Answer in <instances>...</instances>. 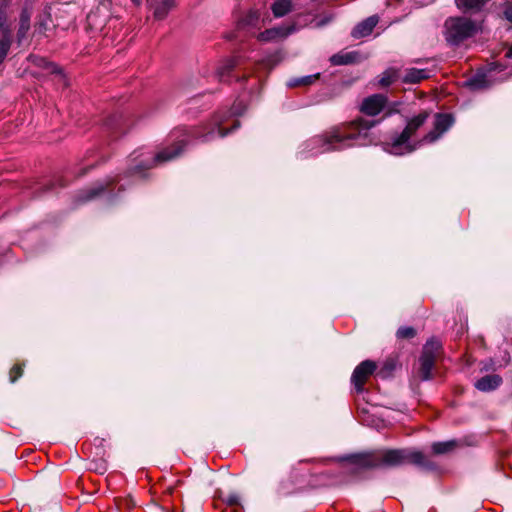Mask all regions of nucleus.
I'll return each mask as SVG.
<instances>
[{
	"label": "nucleus",
	"instance_id": "38",
	"mask_svg": "<svg viewBox=\"0 0 512 512\" xmlns=\"http://www.w3.org/2000/svg\"><path fill=\"white\" fill-rule=\"evenodd\" d=\"M133 3H135L136 5H138L140 3V0H131Z\"/></svg>",
	"mask_w": 512,
	"mask_h": 512
},
{
	"label": "nucleus",
	"instance_id": "4",
	"mask_svg": "<svg viewBox=\"0 0 512 512\" xmlns=\"http://www.w3.org/2000/svg\"><path fill=\"white\" fill-rule=\"evenodd\" d=\"M480 30L476 21L467 17H449L444 23V37L448 44L458 46Z\"/></svg>",
	"mask_w": 512,
	"mask_h": 512
},
{
	"label": "nucleus",
	"instance_id": "14",
	"mask_svg": "<svg viewBox=\"0 0 512 512\" xmlns=\"http://www.w3.org/2000/svg\"><path fill=\"white\" fill-rule=\"evenodd\" d=\"M31 12L24 8L20 14L19 27L17 31V41L21 45L27 39L30 30Z\"/></svg>",
	"mask_w": 512,
	"mask_h": 512
},
{
	"label": "nucleus",
	"instance_id": "5",
	"mask_svg": "<svg viewBox=\"0 0 512 512\" xmlns=\"http://www.w3.org/2000/svg\"><path fill=\"white\" fill-rule=\"evenodd\" d=\"M409 463L418 466L427 465V461L424 454L420 451L412 449L385 450L381 452L379 456V465L395 467Z\"/></svg>",
	"mask_w": 512,
	"mask_h": 512
},
{
	"label": "nucleus",
	"instance_id": "26",
	"mask_svg": "<svg viewBox=\"0 0 512 512\" xmlns=\"http://www.w3.org/2000/svg\"><path fill=\"white\" fill-rule=\"evenodd\" d=\"M259 19L260 13L256 10H252L242 19L241 25L256 27Z\"/></svg>",
	"mask_w": 512,
	"mask_h": 512
},
{
	"label": "nucleus",
	"instance_id": "36",
	"mask_svg": "<svg viewBox=\"0 0 512 512\" xmlns=\"http://www.w3.org/2000/svg\"><path fill=\"white\" fill-rule=\"evenodd\" d=\"M362 463H364V464H365V465H367V466H373V465H375L374 463H372L371 461H369V460H367V459H363V460H362Z\"/></svg>",
	"mask_w": 512,
	"mask_h": 512
},
{
	"label": "nucleus",
	"instance_id": "6",
	"mask_svg": "<svg viewBox=\"0 0 512 512\" xmlns=\"http://www.w3.org/2000/svg\"><path fill=\"white\" fill-rule=\"evenodd\" d=\"M387 97L383 94H373L371 96L366 97L360 106V111L368 116H376L380 112L386 109L385 117L390 116L393 113L398 112L399 102L393 103L391 106L387 107Z\"/></svg>",
	"mask_w": 512,
	"mask_h": 512
},
{
	"label": "nucleus",
	"instance_id": "20",
	"mask_svg": "<svg viewBox=\"0 0 512 512\" xmlns=\"http://www.w3.org/2000/svg\"><path fill=\"white\" fill-rule=\"evenodd\" d=\"M429 77V71L425 69L410 68L406 70L403 81L406 83H418Z\"/></svg>",
	"mask_w": 512,
	"mask_h": 512
},
{
	"label": "nucleus",
	"instance_id": "35",
	"mask_svg": "<svg viewBox=\"0 0 512 512\" xmlns=\"http://www.w3.org/2000/svg\"><path fill=\"white\" fill-rule=\"evenodd\" d=\"M39 29L41 31L46 29V22L45 21L39 22Z\"/></svg>",
	"mask_w": 512,
	"mask_h": 512
},
{
	"label": "nucleus",
	"instance_id": "8",
	"mask_svg": "<svg viewBox=\"0 0 512 512\" xmlns=\"http://www.w3.org/2000/svg\"><path fill=\"white\" fill-rule=\"evenodd\" d=\"M441 347V344L436 339H431L426 342L423 347L422 354L420 356V378L424 381L432 378V370L434 368L437 353Z\"/></svg>",
	"mask_w": 512,
	"mask_h": 512
},
{
	"label": "nucleus",
	"instance_id": "9",
	"mask_svg": "<svg viewBox=\"0 0 512 512\" xmlns=\"http://www.w3.org/2000/svg\"><path fill=\"white\" fill-rule=\"evenodd\" d=\"M98 6L87 15V28L93 32L102 31L109 17L110 1L97 0Z\"/></svg>",
	"mask_w": 512,
	"mask_h": 512
},
{
	"label": "nucleus",
	"instance_id": "12",
	"mask_svg": "<svg viewBox=\"0 0 512 512\" xmlns=\"http://www.w3.org/2000/svg\"><path fill=\"white\" fill-rule=\"evenodd\" d=\"M239 65L240 61L238 59H226L217 66L214 77L220 82H228L230 81L231 73Z\"/></svg>",
	"mask_w": 512,
	"mask_h": 512
},
{
	"label": "nucleus",
	"instance_id": "31",
	"mask_svg": "<svg viewBox=\"0 0 512 512\" xmlns=\"http://www.w3.org/2000/svg\"><path fill=\"white\" fill-rule=\"evenodd\" d=\"M244 111V106L241 103H236L233 105L230 111V115H240Z\"/></svg>",
	"mask_w": 512,
	"mask_h": 512
},
{
	"label": "nucleus",
	"instance_id": "18",
	"mask_svg": "<svg viewBox=\"0 0 512 512\" xmlns=\"http://www.w3.org/2000/svg\"><path fill=\"white\" fill-rule=\"evenodd\" d=\"M488 0H455V4L459 10L464 13H477L482 10Z\"/></svg>",
	"mask_w": 512,
	"mask_h": 512
},
{
	"label": "nucleus",
	"instance_id": "28",
	"mask_svg": "<svg viewBox=\"0 0 512 512\" xmlns=\"http://www.w3.org/2000/svg\"><path fill=\"white\" fill-rule=\"evenodd\" d=\"M103 190V185H97L95 188H92L85 197L82 198V201H87L95 198Z\"/></svg>",
	"mask_w": 512,
	"mask_h": 512
},
{
	"label": "nucleus",
	"instance_id": "22",
	"mask_svg": "<svg viewBox=\"0 0 512 512\" xmlns=\"http://www.w3.org/2000/svg\"><path fill=\"white\" fill-rule=\"evenodd\" d=\"M11 30L10 28L4 29V35L0 39V64L5 60L10 47H11Z\"/></svg>",
	"mask_w": 512,
	"mask_h": 512
},
{
	"label": "nucleus",
	"instance_id": "13",
	"mask_svg": "<svg viewBox=\"0 0 512 512\" xmlns=\"http://www.w3.org/2000/svg\"><path fill=\"white\" fill-rule=\"evenodd\" d=\"M379 18L376 15L370 16L365 20L358 23L351 32V35L355 39H360L370 35L378 24Z\"/></svg>",
	"mask_w": 512,
	"mask_h": 512
},
{
	"label": "nucleus",
	"instance_id": "24",
	"mask_svg": "<svg viewBox=\"0 0 512 512\" xmlns=\"http://www.w3.org/2000/svg\"><path fill=\"white\" fill-rule=\"evenodd\" d=\"M455 445V441L435 442L432 445V451L435 454H444L451 451L455 447Z\"/></svg>",
	"mask_w": 512,
	"mask_h": 512
},
{
	"label": "nucleus",
	"instance_id": "27",
	"mask_svg": "<svg viewBox=\"0 0 512 512\" xmlns=\"http://www.w3.org/2000/svg\"><path fill=\"white\" fill-rule=\"evenodd\" d=\"M415 336V330L412 327H400L397 331L398 338H412Z\"/></svg>",
	"mask_w": 512,
	"mask_h": 512
},
{
	"label": "nucleus",
	"instance_id": "32",
	"mask_svg": "<svg viewBox=\"0 0 512 512\" xmlns=\"http://www.w3.org/2000/svg\"><path fill=\"white\" fill-rule=\"evenodd\" d=\"M504 16L505 18L512 23V5H509L508 7H506L505 11H504Z\"/></svg>",
	"mask_w": 512,
	"mask_h": 512
},
{
	"label": "nucleus",
	"instance_id": "30",
	"mask_svg": "<svg viewBox=\"0 0 512 512\" xmlns=\"http://www.w3.org/2000/svg\"><path fill=\"white\" fill-rule=\"evenodd\" d=\"M6 21H7V16H6L5 9L0 6V30H2L3 33H4V29L9 28L6 25Z\"/></svg>",
	"mask_w": 512,
	"mask_h": 512
},
{
	"label": "nucleus",
	"instance_id": "37",
	"mask_svg": "<svg viewBox=\"0 0 512 512\" xmlns=\"http://www.w3.org/2000/svg\"><path fill=\"white\" fill-rule=\"evenodd\" d=\"M239 126V122L237 120H234L232 130L236 129Z\"/></svg>",
	"mask_w": 512,
	"mask_h": 512
},
{
	"label": "nucleus",
	"instance_id": "10",
	"mask_svg": "<svg viewBox=\"0 0 512 512\" xmlns=\"http://www.w3.org/2000/svg\"><path fill=\"white\" fill-rule=\"evenodd\" d=\"M299 19L300 17L291 24L267 29L258 35V39L262 42H270L284 39L290 34L298 31L300 28L307 25V22L300 23Z\"/></svg>",
	"mask_w": 512,
	"mask_h": 512
},
{
	"label": "nucleus",
	"instance_id": "29",
	"mask_svg": "<svg viewBox=\"0 0 512 512\" xmlns=\"http://www.w3.org/2000/svg\"><path fill=\"white\" fill-rule=\"evenodd\" d=\"M21 375H22V368L18 365H15L10 370V381L12 383H14Z\"/></svg>",
	"mask_w": 512,
	"mask_h": 512
},
{
	"label": "nucleus",
	"instance_id": "2",
	"mask_svg": "<svg viewBox=\"0 0 512 512\" xmlns=\"http://www.w3.org/2000/svg\"><path fill=\"white\" fill-rule=\"evenodd\" d=\"M430 113L423 111L407 121L404 130L391 142L385 144V150L393 155H404L416 150L422 144H431L437 141L453 125V117L450 114L438 113L435 115L434 127L420 141L411 142V137L424 125Z\"/></svg>",
	"mask_w": 512,
	"mask_h": 512
},
{
	"label": "nucleus",
	"instance_id": "16",
	"mask_svg": "<svg viewBox=\"0 0 512 512\" xmlns=\"http://www.w3.org/2000/svg\"><path fill=\"white\" fill-rule=\"evenodd\" d=\"M361 55L357 51H349V52H339L337 54H334L330 58V62L333 65L339 66V65H347L352 64L360 61Z\"/></svg>",
	"mask_w": 512,
	"mask_h": 512
},
{
	"label": "nucleus",
	"instance_id": "15",
	"mask_svg": "<svg viewBox=\"0 0 512 512\" xmlns=\"http://www.w3.org/2000/svg\"><path fill=\"white\" fill-rule=\"evenodd\" d=\"M502 378L499 375H486L476 381L475 387L483 392H489L500 386Z\"/></svg>",
	"mask_w": 512,
	"mask_h": 512
},
{
	"label": "nucleus",
	"instance_id": "33",
	"mask_svg": "<svg viewBox=\"0 0 512 512\" xmlns=\"http://www.w3.org/2000/svg\"><path fill=\"white\" fill-rule=\"evenodd\" d=\"M332 20V16L326 17L317 23V26H323Z\"/></svg>",
	"mask_w": 512,
	"mask_h": 512
},
{
	"label": "nucleus",
	"instance_id": "7",
	"mask_svg": "<svg viewBox=\"0 0 512 512\" xmlns=\"http://www.w3.org/2000/svg\"><path fill=\"white\" fill-rule=\"evenodd\" d=\"M504 69L505 66L500 63H489L484 71H478L473 77L469 78L466 81V84L473 90L487 88L490 85H492L495 81H503L505 79L504 77H495V72L503 71Z\"/></svg>",
	"mask_w": 512,
	"mask_h": 512
},
{
	"label": "nucleus",
	"instance_id": "19",
	"mask_svg": "<svg viewBox=\"0 0 512 512\" xmlns=\"http://www.w3.org/2000/svg\"><path fill=\"white\" fill-rule=\"evenodd\" d=\"M223 122V119L216 116L211 124L212 127L207 131V133L200 135V137L203 138L204 141L211 140L215 135L218 137H224L229 133V130L223 128Z\"/></svg>",
	"mask_w": 512,
	"mask_h": 512
},
{
	"label": "nucleus",
	"instance_id": "21",
	"mask_svg": "<svg viewBox=\"0 0 512 512\" xmlns=\"http://www.w3.org/2000/svg\"><path fill=\"white\" fill-rule=\"evenodd\" d=\"M274 17L280 18L288 14L292 10L291 0H276L271 6Z\"/></svg>",
	"mask_w": 512,
	"mask_h": 512
},
{
	"label": "nucleus",
	"instance_id": "3",
	"mask_svg": "<svg viewBox=\"0 0 512 512\" xmlns=\"http://www.w3.org/2000/svg\"><path fill=\"white\" fill-rule=\"evenodd\" d=\"M185 145V139L178 140L172 148L167 147L154 156L150 152L135 151L131 154V161L133 162V166L130 168L129 173L131 175H141L142 172L146 169H150L158 164L171 161L181 154Z\"/></svg>",
	"mask_w": 512,
	"mask_h": 512
},
{
	"label": "nucleus",
	"instance_id": "34",
	"mask_svg": "<svg viewBox=\"0 0 512 512\" xmlns=\"http://www.w3.org/2000/svg\"><path fill=\"white\" fill-rule=\"evenodd\" d=\"M505 57L507 59H512V46L509 47V49L507 50L506 54H505Z\"/></svg>",
	"mask_w": 512,
	"mask_h": 512
},
{
	"label": "nucleus",
	"instance_id": "11",
	"mask_svg": "<svg viewBox=\"0 0 512 512\" xmlns=\"http://www.w3.org/2000/svg\"><path fill=\"white\" fill-rule=\"evenodd\" d=\"M376 364L371 360L360 363L353 371L351 382L358 393L363 391V386L368 377L375 371Z\"/></svg>",
	"mask_w": 512,
	"mask_h": 512
},
{
	"label": "nucleus",
	"instance_id": "1",
	"mask_svg": "<svg viewBox=\"0 0 512 512\" xmlns=\"http://www.w3.org/2000/svg\"><path fill=\"white\" fill-rule=\"evenodd\" d=\"M378 123L379 121L360 118L348 125L334 127L323 136H315L307 140L299 154L305 158L347 147L372 144L374 138L370 130Z\"/></svg>",
	"mask_w": 512,
	"mask_h": 512
},
{
	"label": "nucleus",
	"instance_id": "23",
	"mask_svg": "<svg viewBox=\"0 0 512 512\" xmlns=\"http://www.w3.org/2000/svg\"><path fill=\"white\" fill-rule=\"evenodd\" d=\"M320 74L316 73L313 75H307L303 77L293 78L289 80L288 86L289 87H296V86H308L314 83L318 78Z\"/></svg>",
	"mask_w": 512,
	"mask_h": 512
},
{
	"label": "nucleus",
	"instance_id": "25",
	"mask_svg": "<svg viewBox=\"0 0 512 512\" xmlns=\"http://www.w3.org/2000/svg\"><path fill=\"white\" fill-rule=\"evenodd\" d=\"M397 71L394 69H388L386 70L381 78L379 79V84L383 87L389 86L397 79Z\"/></svg>",
	"mask_w": 512,
	"mask_h": 512
},
{
	"label": "nucleus",
	"instance_id": "17",
	"mask_svg": "<svg viewBox=\"0 0 512 512\" xmlns=\"http://www.w3.org/2000/svg\"><path fill=\"white\" fill-rule=\"evenodd\" d=\"M173 6L174 0H155L150 4L154 17L158 20L164 19Z\"/></svg>",
	"mask_w": 512,
	"mask_h": 512
}]
</instances>
